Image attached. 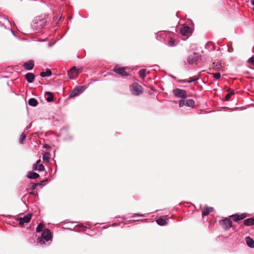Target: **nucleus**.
<instances>
[{
	"label": "nucleus",
	"mask_w": 254,
	"mask_h": 254,
	"mask_svg": "<svg viewBox=\"0 0 254 254\" xmlns=\"http://www.w3.org/2000/svg\"><path fill=\"white\" fill-rule=\"evenodd\" d=\"M46 20L44 18L36 17L32 21L31 24L32 28L36 32H40L45 26Z\"/></svg>",
	"instance_id": "obj_1"
},
{
	"label": "nucleus",
	"mask_w": 254,
	"mask_h": 254,
	"mask_svg": "<svg viewBox=\"0 0 254 254\" xmlns=\"http://www.w3.org/2000/svg\"><path fill=\"white\" fill-rule=\"evenodd\" d=\"M130 90L131 93L134 95H138L142 92V87L135 82L130 86Z\"/></svg>",
	"instance_id": "obj_2"
},
{
	"label": "nucleus",
	"mask_w": 254,
	"mask_h": 254,
	"mask_svg": "<svg viewBox=\"0 0 254 254\" xmlns=\"http://www.w3.org/2000/svg\"><path fill=\"white\" fill-rule=\"evenodd\" d=\"M127 69V67H121L118 65H116L114 67L113 71L121 76H127L129 75V73L126 70Z\"/></svg>",
	"instance_id": "obj_3"
},
{
	"label": "nucleus",
	"mask_w": 254,
	"mask_h": 254,
	"mask_svg": "<svg viewBox=\"0 0 254 254\" xmlns=\"http://www.w3.org/2000/svg\"><path fill=\"white\" fill-rule=\"evenodd\" d=\"M173 93L176 97L182 99H185L187 97L186 91L185 90L176 88L173 90Z\"/></svg>",
	"instance_id": "obj_4"
},
{
	"label": "nucleus",
	"mask_w": 254,
	"mask_h": 254,
	"mask_svg": "<svg viewBox=\"0 0 254 254\" xmlns=\"http://www.w3.org/2000/svg\"><path fill=\"white\" fill-rule=\"evenodd\" d=\"M84 86H79L76 87L74 88L70 94V97H74L79 95L80 93H82L85 89Z\"/></svg>",
	"instance_id": "obj_5"
},
{
	"label": "nucleus",
	"mask_w": 254,
	"mask_h": 254,
	"mask_svg": "<svg viewBox=\"0 0 254 254\" xmlns=\"http://www.w3.org/2000/svg\"><path fill=\"white\" fill-rule=\"evenodd\" d=\"M219 224L225 230H228L232 227V221L230 219L225 218L219 221Z\"/></svg>",
	"instance_id": "obj_6"
},
{
	"label": "nucleus",
	"mask_w": 254,
	"mask_h": 254,
	"mask_svg": "<svg viewBox=\"0 0 254 254\" xmlns=\"http://www.w3.org/2000/svg\"><path fill=\"white\" fill-rule=\"evenodd\" d=\"M81 68H76L75 66H73L68 71V75L70 79H73L74 78V74L77 75L81 71Z\"/></svg>",
	"instance_id": "obj_7"
},
{
	"label": "nucleus",
	"mask_w": 254,
	"mask_h": 254,
	"mask_svg": "<svg viewBox=\"0 0 254 254\" xmlns=\"http://www.w3.org/2000/svg\"><path fill=\"white\" fill-rule=\"evenodd\" d=\"M31 217L32 214L30 213H28L26 215H25L23 217L19 218L18 219L19 225H22L24 223H28L30 221Z\"/></svg>",
	"instance_id": "obj_8"
},
{
	"label": "nucleus",
	"mask_w": 254,
	"mask_h": 254,
	"mask_svg": "<svg viewBox=\"0 0 254 254\" xmlns=\"http://www.w3.org/2000/svg\"><path fill=\"white\" fill-rule=\"evenodd\" d=\"M42 237L46 241L51 240L52 236L50 230L48 229H44L42 233Z\"/></svg>",
	"instance_id": "obj_9"
},
{
	"label": "nucleus",
	"mask_w": 254,
	"mask_h": 254,
	"mask_svg": "<svg viewBox=\"0 0 254 254\" xmlns=\"http://www.w3.org/2000/svg\"><path fill=\"white\" fill-rule=\"evenodd\" d=\"M41 160L39 159L37 161L36 163L33 165V169L38 172L44 171L45 167L43 165L40 164Z\"/></svg>",
	"instance_id": "obj_10"
},
{
	"label": "nucleus",
	"mask_w": 254,
	"mask_h": 254,
	"mask_svg": "<svg viewBox=\"0 0 254 254\" xmlns=\"http://www.w3.org/2000/svg\"><path fill=\"white\" fill-rule=\"evenodd\" d=\"M181 33L183 36H188L190 34V28L187 26H183L181 28Z\"/></svg>",
	"instance_id": "obj_11"
},
{
	"label": "nucleus",
	"mask_w": 254,
	"mask_h": 254,
	"mask_svg": "<svg viewBox=\"0 0 254 254\" xmlns=\"http://www.w3.org/2000/svg\"><path fill=\"white\" fill-rule=\"evenodd\" d=\"M198 59L197 54H194L193 55H190L188 57L187 59V63L189 64H191L197 61Z\"/></svg>",
	"instance_id": "obj_12"
},
{
	"label": "nucleus",
	"mask_w": 254,
	"mask_h": 254,
	"mask_svg": "<svg viewBox=\"0 0 254 254\" xmlns=\"http://www.w3.org/2000/svg\"><path fill=\"white\" fill-rule=\"evenodd\" d=\"M34 66V62L32 60L28 61L23 64V67L27 70H31Z\"/></svg>",
	"instance_id": "obj_13"
},
{
	"label": "nucleus",
	"mask_w": 254,
	"mask_h": 254,
	"mask_svg": "<svg viewBox=\"0 0 254 254\" xmlns=\"http://www.w3.org/2000/svg\"><path fill=\"white\" fill-rule=\"evenodd\" d=\"M25 79L28 83H32L35 79V75L33 73L29 72L25 75Z\"/></svg>",
	"instance_id": "obj_14"
},
{
	"label": "nucleus",
	"mask_w": 254,
	"mask_h": 254,
	"mask_svg": "<svg viewBox=\"0 0 254 254\" xmlns=\"http://www.w3.org/2000/svg\"><path fill=\"white\" fill-rule=\"evenodd\" d=\"M168 219H164L161 217L158 218L156 220V223L160 226H164L167 223Z\"/></svg>",
	"instance_id": "obj_15"
},
{
	"label": "nucleus",
	"mask_w": 254,
	"mask_h": 254,
	"mask_svg": "<svg viewBox=\"0 0 254 254\" xmlns=\"http://www.w3.org/2000/svg\"><path fill=\"white\" fill-rule=\"evenodd\" d=\"M27 177L29 179H35L38 178L39 175L35 172H29L27 174Z\"/></svg>",
	"instance_id": "obj_16"
},
{
	"label": "nucleus",
	"mask_w": 254,
	"mask_h": 254,
	"mask_svg": "<svg viewBox=\"0 0 254 254\" xmlns=\"http://www.w3.org/2000/svg\"><path fill=\"white\" fill-rule=\"evenodd\" d=\"M244 223L246 226H252L254 224V219L252 218H248L244 220Z\"/></svg>",
	"instance_id": "obj_17"
},
{
	"label": "nucleus",
	"mask_w": 254,
	"mask_h": 254,
	"mask_svg": "<svg viewBox=\"0 0 254 254\" xmlns=\"http://www.w3.org/2000/svg\"><path fill=\"white\" fill-rule=\"evenodd\" d=\"M246 240L247 244L249 247L254 248V241L252 238L248 237L246 238Z\"/></svg>",
	"instance_id": "obj_18"
},
{
	"label": "nucleus",
	"mask_w": 254,
	"mask_h": 254,
	"mask_svg": "<svg viewBox=\"0 0 254 254\" xmlns=\"http://www.w3.org/2000/svg\"><path fill=\"white\" fill-rule=\"evenodd\" d=\"M50 159V154L49 152H45L43 155V160L45 162L48 163Z\"/></svg>",
	"instance_id": "obj_19"
},
{
	"label": "nucleus",
	"mask_w": 254,
	"mask_h": 254,
	"mask_svg": "<svg viewBox=\"0 0 254 254\" xmlns=\"http://www.w3.org/2000/svg\"><path fill=\"white\" fill-rule=\"evenodd\" d=\"M28 104L30 106L35 107L38 104V101L36 99L32 98L28 100Z\"/></svg>",
	"instance_id": "obj_20"
},
{
	"label": "nucleus",
	"mask_w": 254,
	"mask_h": 254,
	"mask_svg": "<svg viewBox=\"0 0 254 254\" xmlns=\"http://www.w3.org/2000/svg\"><path fill=\"white\" fill-rule=\"evenodd\" d=\"M40 75L42 77L49 76L52 75V71L50 69H47L46 71L41 72Z\"/></svg>",
	"instance_id": "obj_21"
},
{
	"label": "nucleus",
	"mask_w": 254,
	"mask_h": 254,
	"mask_svg": "<svg viewBox=\"0 0 254 254\" xmlns=\"http://www.w3.org/2000/svg\"><path fill=\"white\" fill-rule=\"evenodd\" d=\"M195 102L193 99H188L186 102V106L190 107H193L194 106Z\"/></svg>",
	"instance_id": "obj_22"
},
{
	"label": "nucleus",
	"mask_w": 254,
	"mask_h": 254,
	"mask_svg": "<svg viewBox=\"0 0 254 254\" xmlns=\"http://www.w3.org/2000/svg\"><path fill=\"white\" fill-rule=\"evenodd\" d=\"M200 78V77L199 76H195L193 77H191L190 78L189 80H188V83H190L192 82L197 81Z\"/></svg>",
	"instance_id": "obj_23"
},
{
	"label": "nucleus",
	"mask_w": 254,
	"mask_h": 254,
	"mask_svg": "<svg viewBox=\"0 0 254 254\" xmlns=\"http://www.w3.org/2000/svg\"><path fill=\"white\" fill-rule=\"evenodd\" d=\"M46 94L48 95V97L47 98V101L49 102L52 101L54 99V96L52 93L50 92H47Z\"/></svg>",
	"instance_id": "obj_24"
},
{
	"label": "nucleus",
	"mask_w": 254,
	"mask_h": 254,
	"mask_svg": "<svg viewBox=\"0 0 254 254\" xmlns=\"http://www.w3.org/2000/svg\"><path fill=\"white\" fill-rule=\"evenodd\" d=\"M139 76L141 78H144V77L146 75V70L145 69H142L140 70L139 71Z\"/></svg>",
	"instance_id": "obj_25"
},
{
	"label": "nucleus",
	"mask_w": 254,
	"mask_h": 254,
	"mask_svg": "<svg viewBox=\"0 0 254 254\" xmlns=\"http://www.w3.org/2000/svg\"><path fill=\"white\" fill-rule=\"evenodd\" d=\"M210 213V210L208 207H204L202 212V216H207Z\"/></svg>",
	"instance_id": "obj_26"
},
{
	"label": "nucleus",
	"mask_w": 254,
	"mask_h": 254,
	"mask_svg": "<svg viewBox=\"0 0 254 254\" xmlns=\"http://www.w3.org/2000/svg\"><path fill=\"white\" fill-rule=\"evenodd\" d=\"M231 217L232 218L233 220L235 222H237L239 220H241L240 215H232L231 216Z\"/></svg>",
	"instance_id": "obj_27"
},
{
	"label": "nucleus",
	"mask_w": 254,
	"mask_h": 254,
	"mask_svg": "<svg viewBox=\"0 0 254 254\" xmlns=\"http://www.w3.org/2000/svg\"><path fill=\"white\" fill-rule=\"evenodd\" d=\"M26 137V134L24 133V132H23L22 134L20 136V139H19V142L20 143H23L24 140L25 139Z\"/></svg>",
	"instance_id": "obj_28"
},
{
	"label": "nucleus",
	"mask_w": 254,
	"mask_h": 254,
	"mask_svg": "<svg viewBox=\"0 0 254 254\" xmlns=\"http://www.w3.org/2000/svg\"><path fill=\"white\" fill-rule=\"evenodd\" d=\"M43 228V225L41 224V223H40L37 227L36 228V231L37 232H40L42 231V230Z\"/></svg>",
	"instance_id": "obj_29"
},
{
	"label": "nucleus",
	"mask_w": 254,
	"mask_h": 254,
	"mask_svg": "<svg viewBox=\"0 0 254 254\" xmlns=\"http://www.w3.org/2000/svg\"><path fill=\"white\" fill-rule=\"evenodd\" d=\"M168 45L170 46L173 47L175 46V40L172 38H171L169 41Z\"/></svg>",
	"instance_id": "obj_30"
},
{
	"label": "nucleus",
	"mask_w": 254,
	"mask_h": 254,
	"mask_svg": "<svg viewBox=\"0 0 254 254\" xmlns=\"http://www.w3.org/2000/svg\"><path fill=\"white\" fill-rule=\"evenodd\" d=\"M234 92H230V93H228L226 96H225V100L227 101V100H229L231 97L232 96V95H233L234 94Z\"/></svg>",
	"instance_id": "obj_31"
},
{
	"label": "nucleus",
	"mask_w": 254,
	"mask_h": 254,
	"mask_svg": "<svg viewBox=\"0 0 254 254\" xmlns=\"http://www.w3.org/2000/svg\"><path fill=\"white\" fill-rule=\"evenodd\" d=\"M213 77L215 79H218L220 78L221 77V74L219 72H217V73H214L213 74Z\"/></svg>",
	"instance_id": "obj_32"
},
{
	"label": "nucleus",
	"mask_w": 254,
	"mask_h": 254,
	"mask_svg": "<svg viewBox=\"0 0 254 254\" xmlns=\"http://www.w3.org/2000/svg\"><path fill=\"white\" fill-rule=\"evenodd\" d=\"M186 104V103H185V100H184V99H182V100H180L179 101V106L180 107H183L184 105H185Z\"/></svg>",
	"instance_id": "obj_33"
},
{
	"label": "nucleus",
	"mask_w": 254,
	"mask_h": 254,
	"mask_svg": "<svg viewBox=\"0 0 254 254\" xmlns=\"http://www.w3.org/2000/svg\"><path fill=\"white\" fill-rule=\"evenodd\" d=\"M248 62L250 63H252L254 64V56L248 59Z\"/></svg>",
	"instance_id": "obj_34"
},
{
	"label": "nucleus",
	"mask_w": 254,
	"mask_h": 254,
	"mask_svg": "<svg viewBox=\"0 0 254 254\" xmlns=\"http://www.w3.org/2000/svg\"><path fill=\"white\" fill-rule=\"evenodd\" d=\"M135 216H143V215L140 214V213H134L133 214V215L132 216V217H135Z\"/></svg>",
	"instance_id": "obj_35"
},
{
	"label": "nucleus",
	"mask_w": 254,
	"mask_h": 254,
	"mask_svg": "<svg viewBox=\"0 0 254 254\" xmlns=\"http://www.w3.org/2000/svg\"><path fill=\"white\" fill-rule=\"evenodd\" d=\"M240 219H241V220H242V219H244V218L246 217V214H244H244H242L240 215Z\"/></svg>",
	"instance_id": "obj_36"
},
{
	"label": "nucleus",
	"mask_w": 254,
	"mask_h": 254,
	"mask_svg": "<svg viewBox=\"0 0 254 254\" xmlns=\"http://www.w3.org/2000/svg\"><path fill=\"white\" fill-rule=\"evenodd\" d=\"M38 243H40L41 245L45 243V242L41 238L39 239V240H38Z\"/></svg>",
	"instance_id": "obj_37"
},
{
	"label": "nucleus",
	"mask_w": 254,
	"mask_h": 254,
	"mask_svg": "<svg viewBox=\"0 0 254 254\" xmlns=\"http://www.w3.org/2000/svg\"><path fill=\"white\" fill-rule=\"evenodd\" d=\"M188 80H187V79L181 80L180 81V82L181 83H188Z\"/></svg>",
	"instance_id": "obj_38"
},
{
	"label": "nucleus",
	"mask_w": 254,
	"mask_h": 254,
	"mask_svg": "<svg viewBox=\"0 0 254 254\" xmlns=\"http://www.w3.org/2000/svg\"><path fill=\"white\" fill-rule=\"evenodd\" d=\"M38 184H35L33 186L32 188H33V189H35L36 188V187L37 186Z\"/></svg>",
	"instance_id": "obj_39"
},
{
	"label": "nucleus",
	"mask_w": 254,
	"mask_h": 254,
	"mask_svg": "<svg viewBox=\"0 0 254 254\" xmlns=\"http://www.w3.org/2000/svg\"><path fill=\"white\" fill-rule=\"evenodd\" d=\"M208 208L209 209L210 212L212 211L213 210V207H208Z\"/></svg>",
	"instance_id": "obj_40"
},
{
	"label": "nucleus",
	"mask_w": 254,
	"mask_h": 254,
	"mask_svg": "<svg viewBox=\"0 0 254 254\" xmlns=\"http://www.w3.org/2000/svg\"><path fill=\"white\" fill-rule=\"evenodd\" d=\"M251 3L252 5H254V0H251Z\"/></svg>",
	"instance_id": "obj_41"
},
{
	"label": "nucleus",
	"mask_w": 254,
	"mask_h": 254,
	"mask_svg": "<svg viewBox=\"0 0 254 254\" xmlns=\"http://www.w3.org/2000/svg\"><path fill=\"white\" fill-rule=\"evenodd\" d=\"M6 21H7V22L8 23V22H9V20H7V19H6Z\"/></svg>",
	"instance_id": "obj_42"
},
{
	"label": "nucleus",
	"mask_w": 254,
	"mask_h": 254,
	"mask_svg": "<svg viewBox=\"0 0 254 254\" xmlns=\"http://www.w3.org/2000/svg\"><path fill=\"white\" fill-rule=\"evenodd\" d=\"M253 10L254 11V7L253 8Z\"/></svg>",
	"instance_id": "obj_43"
}]
</instances>
